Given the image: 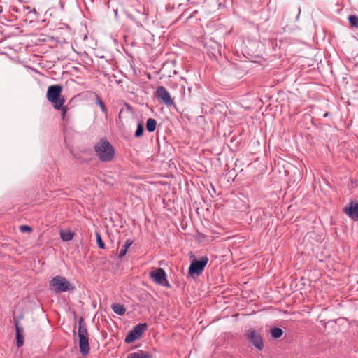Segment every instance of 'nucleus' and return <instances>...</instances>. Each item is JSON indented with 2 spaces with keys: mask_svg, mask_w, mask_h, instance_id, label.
Masks as SVG:
<instances>
[{
  "mask_svg": "<svg viewBox=\"0 0 358 358\" xmlns=\"http://www.w3.org/2000/svg\"><path fill=\"white\" fill-rule=\"evenodd\" d=\"M150 278L157 284L166 287H171L166 279V273L164 270L162 268H158L155 271L150 273Z\"/></svg>",
  "mask_w": 358,
  "mask_h": 358,
  "instance_id": "obj_7",
  "label": "nucleus"
},
{
  "mask_svg": "<svg viewBox=\"0 0 358 358\" xmlns=\"http://www.w3.org/2000/svg\"><path fill=\"white\" fill-rule=\"evenodd\" d=\"M127 358H134V353H129Z\"/></svg>",
  "mask_w": 358,
  "mask_h": 358,
  "instance_id": "obj_29",
  "label": "nucleus"
},
{
  "mask_svg": "<svg viewBox=\"0 0 358 358\" xmlns=\"http://www.w3.org/2000/svg\"><path fill=\"white\" fill-rule=\"evenodd\" d=\"M156 126H157V121L155 119H153V118L148 119V120L146 122V129L149 132H153L156 129Z\"/></svg>",
  "mask_w": 358,
  "mask_h": 358,
  "instance_id": "obj_15",
  "label": "nucleus"
},
{
  "mask_svg": "<svg viewBox=\"0 0 358 358\" xmlns=\"http://www.w3.org/2000/svg\"><path fill=\"white\" fill-rule=\"evenodd\" d=\"M155 97L167 107L175 106L174 99L164 86H158L155 92Z\"/></svg>",
  "mask_w": 358,
  "mask_h": 358,
  "instance_id": "obj_6",
  "label": "nucleus"
},
{
  "mask_svg": "<svg viewBox=\"0 0 358 358\" xmlns=\"http://www.w3.org/2000/svg\"><path fill=\"white\" fill-rule=\"evenodd\" d=\"M328 115H329V113H327H327H325L323 115V117H327Z\"/></svg>",
  "mask_w": 358,
  "mask_h": 358,
  "instance_id": "obj_30",
  "label": "nucleus"
},
{
  "mask_svg": "<svg viewBox=\"0 0 358 358\" xmlns=\"http://www.w3.org/2000/svg\"><path fill=\"white\" fill-rule=\"evenodd\" d=\"M113 310L119 315H122L125 313V308L122 305L115 303L112 305Z\"/></svg>",
  "mask_w": 358,
  "mask_h": 358,
  "instance_id": "obj_16",
  "label": "nucleus"
},
{
  "mask_svg": "<svg viewBox=\"0 0 358 358\" xmlns=\"http://www.w3.org/2000/svg\"><path fill=\"white\" fill-rule=\"evenodd\" d=\"M138 13H139L140 14H141V15H143V17H144V15H143V13H141L140 11H138Z\"/></svg>",
  "mask_w": 358,
  "mask_h": 358,
  "instance_id": "obj_33",
  "label": "nucleus"
},
{
  "mask_svg": "<svg viewBox=\"0 0 358 358\" xmlns=\"http://www.w3.org/2000/svg\"><path fill=\"white\" fill-rule=\"evenodd\" d=\"M271 334L273 338H279L283 334V331L279 327H273L271 329Z\"/></svg>",
  "mask_w": 358,
  "mask_h": 358,
  "instance_id": "obj_17",
  "label": "nucleus"
},
{
  "mask_svg": "<svg viewBox=\"0 0 358 358\" xmlns=\"http://www.w3.org/2000/svg\"><path fill=\"white\" fill-rule=\"evenodd\" d=\"M50 289L55 293L65 292H73L76 287L73 285L63 276L57 275L53 277L50 281Z\"/></svg>",
  "mask_w": 358,
  "mask_h": 358,
  "instance_id": "obj_3",
  "label": "nucleus"
},
{
  "mask_svg": "<svg viewBox=\"0 0 358 358\" xmlns=\"http://www.w3.org/2000/svg\"><path fill=\"white\" fill-rule=\"evenodd\" d=\"M62 87L60 85H52L47 90V99L52 103L56 110H60L65 102L62 96Z\"/></svg>",
  "mask_w": 358,
  "mask_h": 358,
  "instance_id": "obj_2",
  "label": "nucleus"
},
{
  "mask_svg": "<svg viewBox=\"0 0 358 358\" xmlns=\"http://www.w3.org/2000/svg\"><path fill=\"white\" fill-rule=\"evenodd\" d=\"M343 211L350 217L352 220L357 221L358 220V202L350 201L348 206H346Z\"/></svg>",
  "mask_w": 358,
  "mask_h": 358,
  "instance_id": "obj_10",
  "label": "nucleus"
},
{
  "mask_svg": "<svg viewBox=\"0 0 358 358\" xmlns=\"http://www.w3.org/2000/svg\"><path fill=\"white\" fill-rule=\"evenodd\" d=\"M133 241L127 239L123 246L122 247L120 253H119V258L123 257L127 252L128 248L131 245Z\"/></svg>",
  "mask_w": 358,
  "mask_h": 358,
  "instance_id": "obj_13",
  "label": "nucleus"
},
{
  "mask_svg": "<svg viewBox=\"0 0 358 358\" xmlns=\"http://www.w3.org/2000/svg\"><path fill=\"white\" fill-rule=\"evenodd\" d=\"M31 13H33L36 14V10L35 9H34L32 11H31Z\"/></svg>",
  "mask_w": 358,
  "mask_h": 358,
  "instance_id": "obj_31",
  "label": "nucleus"
},
{
  "mask_svg": "<svg viewBox=\"0 0 358 358\" xmlns=\"http://www.w3.org/2000/svg\"><path fill=\"white\" fill-rule=\"evenodd\" d=\"M134 341V328L131 329L125 338V342L130 343Z\"/></svg>",
  "mask_w": 358,
  "mask_h": 358,
  "instance_id": "obj_22",
  "label": "nucleus"
},
{
  "mask_svg": "<svg viewBox=\"0 0 358 358\" xmlns=\"http://www.w3.org/2000/svg\"><path fill=\"white\" fill-rule=\"evenodd\" d=\"M96 243H97L99 248L101 249H105L106 248L105 243L102 241L101 235H100L99 232H98V231L96 232Z\"/></svg>",
  "mask_w": 358,
  "mask_h": 358,
  "instance_id": "obj_21",
  "label": "nucleus"
},
{
  "mask_svg": "<svg viewBox=\"0 0 358 358\" xmlns=\"http://www.w3.org/2000/svg\"><path fill=\"white\" fill-rule=\"evenodd\" d=\"M133 107L127 103H124L119 113V122L117 124L122 122L124 120H127L134 117Z\"/></svg>",
  "mask_w": 358,
  "mask_h": 358,
  "instance_id": "obj_9",
  "label": "nucleus"
},
{
  "mask_svg": "<svg viewBox=\"0 0 358 358\" xmlns=\"http://www.w3.org/2000/svg\"><path fill=\"white\" fill-rule=\"evenodd\" d=\"M144 131L143 126L141 123H138L136 129V137H140L143 135Z\"/></svg>",
  "mask_w": 358,
  "mask_h": 358,
  "instance_id": "obj_23",
  "label": "nucleus"
},
{
  "mask_svg": "<svg viewBox=\"0 0 358 358\" xmlns=\"http://www.w3.org/2000/svg\"><path fill=\"white\" fill-rule=\"evenodd\" d=\"M22 318V316H18L17 317H14L13 323L15 327L16 334H17V332L19 333V335H23V328L20 325V321Z\"/></svg>",
  "mask_w": 358,
  "mask_h": 358,
  "instance_id": "obj_14",
  "label": "nucleus"
},
{
  "mask_svg": "<svg viewBox=\"0 0 358 358\" xmlns=\"http://www.w3.org/2000/svg\"><path fill=\"white\" fill-rule=\"evenodd\" d=\"M60 110H62V119H64V118H65V115H66V110H67V108H66V106H65V107H64V106H62V108Z\"/></svg>",
  "mask_w": 358,
  "mask_h": 358,
  "instance_id": "obj_27",
  "label": "nucleus"
},
{
  "mask_svg": "<svg viewBox=\"0 0 358 358\" xmlns=\"http://www.w3.org/2000/svg\"><path fill=\"white\" fill-rule=\"evenodd\" d=\"M94 96L96 98V103L101 108V111L106 114L107 113V108H106L104 103L100 99V97L99 96V95L97 94L94 93Z\"/></svg>",
  "mask_w": 358,
  "mask_h": 358,
  "instance_id": "obj_18",
  "label": "nucleus"
},
{
  "mask_svg": "<svg viewBox=\"0 0 358 358\" xmlns=\"http://www.w3.org/2000/svg\"><path fill=\"white\" fill-rule=\"evenodd\" d=\"M247 338L253 345L259 350L264 348L263 339L260 334L254 329H250L247 332Z\"/></svg>",
  "mask_w": 358,
  "mask_h": 358,
  "instance_id": "obj_8",
  "label": "nucleus"
},
{
  "mask_svg": "<svg viewBox=\"0 0 358 358\" xmlns=\"http://www.w3.org/2000/svg\"><path fill=\"white\" fill-rule=\"evenodd\" d=\"M96 155L99 160L103 162H110L115 155V150L110 143L105 139L101 138L94 146Z\"/></svg>",
  "mask_w": 358,
  "mask_h": 358,
  "instance_id": "obj_1",
  "label": "nucleus"
},
{
  "mask_svg": "<svg viewBox=\"0 0 358 358\" xmlns=\"http://www.w3.org/2000/svg\"><path fill=\"white\" fill-rule=\"evenodd\" d=\"M124 13L129 19H130L131 20H134L132 14L129 13L127 10H124Z\"/></svg>",
  "mask_w": 358,
  "mask_h": 358,
  "instance_id": "obj_26",
  "label": "nucleus"
},
{
  "mask_svg": "<svg viewBox=\"0 0 358 358\" xmlns=\"http://www.w3.org/2000/svg\"><path fill=\"white\" fill-rule=\"evenodd\" d=\"M20 230L22 232H31L32 231V229L31 227L28 225H22L20 227Z\"/></svg>",
  "mask_w": 358,
  "mask_h": 358,
  "instance_id": "obj_25",
  "label": "nucleus"
},
{
  "mask_svg": "<svg viewBox=\"0 0 358 358\" xmlns=\"http://www.w3.org/2000/svg\"><path fill=\"white\" fill-rule=\"evenodd\" d=\"M136 358H152V354L147 351L138 350L136 352Z\"/></svg>",
  "mask_w": 358,
  "mask_h": 358,
  "instance_id": "obj_19",
  "label": "nucleus"
},
{
  "mask_svg": "<svg viewBox=\"0 0 358 358\" xmlns=\"http://www.w3.org/2000/svg\"><path fill=\"white\" fill-rule=\"evenodd\" d=\"M300 13H301V8L299 7L296 9V20L299 19V17L300 16Z\"/></svg>",
  "mask_w": 358,
  "mask_h": 358,
  "instance_id": "obj_28",
  "label": "nucleus"
},
{
  "mask_svg": "<svg viewBox=\"0 0 358 358\" xmlns=\"http://www.w3.org/2000/svg\"><path fill=\"white\" fill-rule=\"evenodd\" d=\"M134 41H131V45H134Z\"/></svg>",
  "mask_w": 358,
  "mask_h": 358,
  "instance_id": "obj_32",
  "label": "nucleus"
},
{
  "mask_svg": "<svg viewBox=\"0 0 358 358\" xmlns=\"http://www.w3.org/2000/svg\"><path fill=\"white\" fill-rule=\"evenodd\" d=\"M74 233L71 231H60V237L64 241H69L73 239Z\"/></svg>",
  "mask_w": 358,
  "mask_h": 358,
  "instance_id": "obj_12",
  "label": "nucleus"
},
{
  "mask_svg": "<svg viewBox=\"0 0 358 358\" xmlns=\"http://www.w3.org/2000/svg\"><path fill=\"white\" fill-rule=\"evenodd\" d=\"M208 262L207 256H203L199 259H194L190 264L188 273L190 276H199L203 271L205 266Z\"/></svg>",
  "mask_w": 358,
  "mask_h": 358,
  "instance_id": "obj_5",
  "label": "nucleus"
},
{
  "mask_svg": "<svg viewBox=\"0 0 358 358\" xmlns=\"http://www.w3.org/2000/svg\"><path fill=\"white\" fill-rule=\"evenodd\" d=\"M348 21L352 27H358V16L356 15H351L348 17Z\"/></svg>",
  "mask_w": 358,
  "mask_h": 358,
  "instance_id": "obj_20",
  "label": "nucleus"
},
{
  "mask_svg": "<svg viewBox=\"0 0 358 358\" xmlns=\"http://www.w3.org/2000/svg\"><path fill=\"white\" fill-rule=\"evenodd\" d=\"M24 344V335L16 334V345L17 347H21Z\"/></svg>",
  "mask_w": 358,
  "mask_h": 358,
  "instance_id": "obj_24",
  "label": "nucleus"
},
{
  "mask_svg": "<svg viewBox=\"0 0 358 358\" xmlns=\"http://www.w3.org/2000/svg\"><path fill=\"white\" fill-rule=\"evenodd\" d=\"M147 329L148 324L145 322L136 325V340L139 339Z\"/></svg>",
  "mask_w": 358,
  "mask_h": 358,
  "instance_id": "obj_11",
  "label": "nucleus"
},
{
  "mask_svg": "<svg viewBox=\"0 0 358 358\" xmlns=\"http://www.w3.org/2000/svg\"><path fill=\"white\" fill-rule=\"evenodd\" d=\"M78 335L80 353L83 355H87L90 352V345L87 329L83 317H80L78 320Z\"/></svg>",
  "mask_w": 358,
  "mask_h": 358,
  "instance_id": "obj_4",
  "label": "nucleus"
}]
</instances>
